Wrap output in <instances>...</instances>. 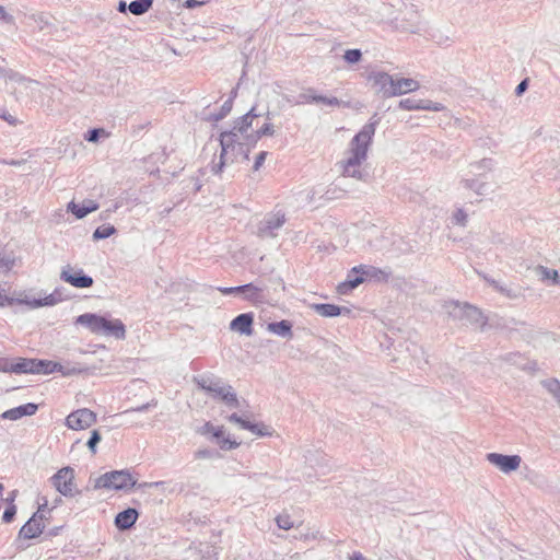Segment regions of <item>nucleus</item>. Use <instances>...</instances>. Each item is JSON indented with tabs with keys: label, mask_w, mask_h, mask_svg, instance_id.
I'll list each match as a JSON object with an SVG mask.
<instances>
[{
	"label": "nucleus",
	"mask_w": 560,
	"mask_h": 560,
	"mask_svg": "<svg viewBox=\"0 0 560 560\" xmlns=\"http://www.w3.org/2000/svg\"><path fill=\"white\" fill-rule=\"evenodd\" d=\"M15 514H16V506L13 503H11L5 508V510L2 514V521L4 523H10L14 520Z\"/></svg>",
	"instance_id": "49"
},
{
	"label": "nucleus",
	"mask_w": 560,
	"mask_h": 560,
	"mask_svg": "<svg viewBox=\"0 0 560 560\" xmlns=\"http://www.w3.org/2000/svg\"><path fill=\"white\" fill-rule=\"evenodd\" d=\"M284 213H268L257 224V236L260 238H273L277 236V231L284 224Z\"/></svg>",
	"instance_id": "7"
},
{
	"label": "nucleus",
	"mask_w": 560,
	"mask_h": 560,
	"mask_svg": "<svg viewBox=\"0 0 560 560\" xmlns=\"http://www.w3.org/2000/svg\"><path fill=\"white\" fill-rule=\"evenodd\" d=\"M50 481L56 490L65 497H74L80 493L74 486V470L67 466L59 469L51 478Z\"/></svg>",
	"instance_id": "6"
},
{
	"label": "nucleus",
	"mask_w": 560,
	"mask_h": 560,
	"mask_svg": "<svg viewBox=\"0 0 560 560\" xmlns=\"http://www.w3.org/2000/svg\"><path fill=\"white\" fill-rule=\"evenodd\" d=\"M60 279L79 289L91 288L94 283L93 278L84 273L82 269H74L70 266L62 269Z\"/></svg>",
	"instance_id": "11"
},
{
	"label": "nucleus",
	"mask_w": 560,
	"mask_h": 560,
	"mask_svg": "<svg viewBox=\"0 0 560 560\" xmlns=\"http://www.w3.org/2000/svg\"><path fill=\"white\" fill-rule=\"evenodd\" d=\"M58 301L59 299L56 296L55 293H52L45 296L44 299H34L32 302H28V304L33 307L52 306L57 304Z\"/></svg>",
	"instance_id": "38"
},
{
	"label": "nucleus",
	"mask_w": 560,
	"mask_h": 560,
	"mask_svg": "<svg viewBox=\"0 0 560 560\" xmlns=\"http://www.w3.org/2000/svg\"><path fill=\"white\" fill-rule=\"evenodd\" d=\"M211 438L222 450H235L240 445L236 441L231 440L229 435H225L223 427H218Z\"/></svg>",
	"instance_id": "26"
},
{
	"label": "nucleus",
	"mask_w": 560,
	"mask_h": 560,
	"mask_svg": "<svg viewBox=\"0 0 560 560\" xmlns=\"http://www.w3.org/2000/svg\"><path fill=\"white\" fill-rule=\"evenodd\" d=\"M268 331L282 338L291 339L293 337L292 323L288 319L271 322L267 325Z\"/></svg>",
	"instance_id": "24"
},
{
	"label": "nucleus",
	"mask_w": 560,
	"mask_h": 560,
	"mask_svg": "<svg viewBox=\"0 0 560 560\" xmlns=\"http://www.w3.org/2000/svg\"><path fill=\"white\" fill-rule=\"evenodd\" d=\"M0 20H3L5 22H11L13 20V16L7 13L5 9L0 5Z\"/></svg>",
	"instance_id": "60"
},
{
	"label": "nucleus",
	"mask_w": 560,
	"mask_h": 560,
	"mask_svg": "<svg viewBox=\"0 0 560 560\" xmlns=\"http://www.w3.org/2000/svg\"><path fill=\"white\" fill-rule=\"evenodd\" d=\"M445 109V106L439 102H432L429 100H420L419 110H431V112H442Z\"/></svg>",
	"instance_id": "41"
},
{
	"label": "nucleus",
	"mask_w": 560,
	"mask_h": 560,
	"mask_svg": "<svg viewBox=\"0 0 560 560\" xmlns=\"http://www.w3.org/2000/svg\"><path fill=\"white\" fill-rule=\"evenodd\" d=\"M311 308L323 317L349 316L351 314L350 308L330 303H314Z\"/></svg>",
	"instance_id": "17"
},
{
	"label": "nucleus",
	"mask_w": 560,
	"mask_h": 560,
	"mask_svg": "<svg viewBox=\"0 0 560 560\" xmlns=\"http://www.w3.org/2000/svg\"><path fill=\"white\" fill-rule=\"evenodd\" d=\"M254 314L252 312L242 313L234 317L230 323L232 331L240 332L241 335H253Z\"/></svg>",
	"instance_id": "15"
},
{
	"label": "nucleus",
	"mask_w": 560,
	"mask_h": 560,
	"mask_svg": "<svg viewBox=\"0 0 560 560\" xmlns=\"http://www.w3.org/2000/svg\"><path fill=\"white\" fill-rule=\"evenodd\" d=\"M350 560H366L360 552H353Z\"/></svg>",
	"instance_id": "64"
},
{
	"label": "nucleus",
	"mask_w": 560,
	"mask_h": 560,
	"mask_svg": "<svg viewBox=\"0 0 560 560\" xmlns=\"http://www.w3.org/2000/svg\"><path fill=\"white\" fill-rule=\"evenodd\" d=\"M228 420H229L230 422H233V423L238 424L241 429H243V423H247V420H246V419L242 418L240 415H237V413H235V412H234V413H232V415H230V416L228 417Z\"/></svg>",
	"instance_id": "54"
},
{
	"label": "nucleus",
	"mask_w": 560,
	"mask_h": 560,
	"mask_svg": "<svg viewBox=\"0 0 560 560\" xmlns=\"http://www.w3.org/2000/svg\"><path fill=\"white\" fill-rule=\"evenodd\" d=\"M195 382L199 388L211 395L212 398L221 400L226 389H231V385L225 384L221 378L215 376L196 377Z\"/></svg>",
	"instance_id": "8"
},
{
	"label": "nucleus",
	"mask_w": 560,
	"mask_h": 560,
	"mask_svg": "<svg viewBox=\"0 0 560 560\" xmlns=\"http://www.w3.org/2000/svg\"><path fill=\"white\" fill-rule=\"evenodd\" d=\"M544 387L553 396L558 404H560V382L556 378L542 382Z\"/></svg>",
	"instance_id": "36"
},
{
	"label": "nucleus",
	"mask_w": 560,
	"mask_h": 560,
	"mask_svg": "<svg viewBox=\"0 0 560 560\" xmlns=\"http://www.w3.org/2000/svg\"><path fill=\"white\" fill-rule=\"evenodd\" d=\"M128 9V4L126 3V1L124 0H120L118 2V7H117V10L121 13L126 12V10Z\"/></svg>",
	"instance_id": "63"
},
{
	"label": "nucleus",
	"mask_w": 560,
	"mask_h": 560,
	"mask_svg": "<svg viewBox=\"0 0 560 560\" xmlns=\"http://www.w3.org/2000/svg\"><path fill=\"white\" fill-rule=\"evenodd\" d=\"M137 481L127 469L112 470L100 476L94 483L95 489L129 490Z\"/></svg>",
	"instance_id": "4"
},
{
	"label": "nucleus",
	"mask_w": 560,
	"mask_h": 560,
	"mask_svg": "<svg viewBox=\"0 0 560 560\" xmlns=\"http://www.w3.org/2000/svg\"><path fill=\"white\" fill-rule=\"evenodd\" d=\"M446 307L448 310L447 312H448L450 316H452L456 319L465 320L466 324H471V325H480V326L486 325V318L483 317L480 310L470 304H467V303L460 304L458 302H451L450 304L446 305Z\"/></svg>",
	"instance_id": "5"
},
{
	"label": "nucleus",
	"mask_w": 560,
	"mask_h": 560,
	"mask_svg": "<svg viewBox=\"0 0 560 560\" xmlns=\"http://www.w3.org/2000/svg\"><path fill=\"white\" fill-rule=\"evenodd\" d=\"M369 81L376 89L377 94L384 98L392 97L394 77L384 71H374L369 74Z\"/></svg>",
	"instance_id": "12"
},
{
	"label": "nucleus",
	"mask_w": 560,
	"mask_h": 560,
	"mask_svg": "<svg viewBox=\"0 0 560 560\" xmlns=\"http://www.w3.org/2000/svg\"><path fill=\"white\" fill-rule=\"evenodd\" d=\"M42 500H43V502H42V503H39V505H38V509H37V510H38V511H40V510H42L43 512H47V513L49 514V513L51 512V510H52V509H48V508H47V506H48V500H47V498H45V497H44Z\"/></svg>",
	"instance_id": "61"
},
{
	"label": "nucleus",
	"mask_w": 560,
	"mask_h": 560,
	"mask_svg": "<svg viewBox=\"0 0 560 560\" xmlns=\"http://www.w3.org/2000/svg\"><path fill=\"white\" fill-rule=\"evenodd\" d=\"M221 401L224 402L230 408L241 407L237 395L232 386L231 389H226L224 396L221 398Z\"/></svg>",
	"instance_id": "37"
},
{
	"label": "nucleus",
	"mask_w": 560,
	"mask_h": 560,
	"mask_svg": "<svg viewBox=\"0 0 560 560\" xmlns=\"http://www.w3.org/2000/svg\"><path fill=\"white\" fill-rule=\"evenodd\" d=\"M492 287L494 290H497L498 292L502 293L503 295H505L506 298L509 299H516L517 298V293L505 287V285H502L500 282L498 281H492Z\"/></svg>",
	"instance_id": "45"
},
{
	"label": "nucleus",
	"mask_w": 560,
	"mask_h": 560,
	"mask_svg": "<svg viewBox=\"0 0 560 560\" xmlns=\"http://www.w3.org/2000/svg\"><path fill=\"white\" fill-rule=\"evenodd\" d=\"M75 324L84 326L96 335L113 336L116 339L126 338V327L120 319H108L95 313H84L75 318Z\"/></svg>",
	"instance_id": "3"
},
{
	"label": "nucleus",
	"mask_w": 560,
	"mask_h": 560,
	"mask_svg": "<svg viewBox=\"0 0 560 560\" xmlns=\"http://www.w3.org/2000/svg\"><path fill=\"white\" fill-rule=\"evenodd\" d=\"M256 117H259V114H256L255 107H252L245 115L234 121L231 130L220 133L221 154L219 163L212 166L213 174L221 173L226 163L234 162V158H229L230 153L234 156L243 154L244 159H248L250 142L246 141V136L249 135L248 130Z\"/></svg>",
	"instance_id": "1"
},
{
	"label": "nucleus",
	"mask_w": 560,
	"mask_h": 560,
	"mask_svg": "<svg viewBox=\"0 0 560 560\" xmlns=\"http://www.w3.org/2000/svg\"><path fill=\"white\" fill-rule=\"evenodd\" d=\"M212 455H213V452L211 450H208V448L198 450L195 453V457L196 458H211Z\"/></svg>",
	"instance_id": "57"
},
{
	"label": "nucleus",
	"mask_w": 560,
	"mask_h": 560,
	"mask_svg": "<svg viewBox=\"0 0 560 560\" xmlns=\"http://www.w3.org/2000/svg\"><path fill=\"white\" fill-rule=\"evenodd\" d=\"M218 427H214L211 422H206L200 429H199V433L203 434V435H207V434H213L214 430L217 429Z\"/></svg>",
	"instance_id": "55"
},
{
	"label": "nucleus",
	"mask_w": 560,
	"mask_h": 560,
	"mask_svg": "<svg viewBox=\"0 0 560 560\" xmlns=\"http://www.w3.org/2000/svg\"><path fill=\"white\" fill-rule=\"evenodd\" d=\"M101 440H102V436H101V433L98 432V430H93L91 432L90 439L86 442V446L89 447V450L91 451L92 454L96 453V446L101 442Z\"/></svg>",
	"instance_id": "43"
},
{
	"label": "nucleus",
	"mask_w": 560,
	"mask_h": 560,
	"mask_svg": "<svg viewBox=\"0 0 560 560\" xmlns=\"http://www.w3.org/2000/svg\"><path fill=\"white\" fill-rule=\"evenodd\" d=\"M420 100L404 98L398 103V107L405 110H419Z\"/></svg>",
	"instance_id": "42"
},
{
	"label": "nucleus",
	"mask_w": 560,
	"mask_h": 560,
	"mask_svg": "<svg viewBox=\"0 0 560 560\" xmlns=\"http://www.w3.org/2000/svg\"><path fill=\"white\" fill-rule=\"evenodd\" d=\"M36 359L20 358L13 364L14 374H35Z\"/></svg>",
	"instance_id": "27"
},
{
	"label": "nucleus",
	"mask_w": 560,
	"mask_h": 560,
	"mask_svg": "<svg viewBox=\"0 0 560 560\" xmlns=\"http://www.w3.org/2000/svg\"><path fill=\"white\" fill-rule=\"evenodd\" d=\"M343 58L348 63L353 65L361 60L362 52L360 49H348L346 50Z\"/></svg>",
	"instance_id": "46"
},
{
	"label": "nucleus",
	"mask_w": 560,
	"mask_h": 560,
	"mask_svg": "<svg viewBox=\"0 0 560 560\" xmlns=\"http://www.w3.org/2000/svg\"><path fill=\"white\" fill-rule=\"evenodd\" d=\"M527 88H528V80H527V79H524V80H522V81L517 84V86H516V89H515V94H516L517 96L522 95V94L527 90Z\"/></svg>",
	"instance_id": "56"
},
{
	"label": "nucleus",
	"mask_w": 560,
	"mask_h": 560,
	"mask_svg": "<svg viewBox=\"0 0 560 560\" xmlns=\"http://www.w3.org/2000/svg\"><path fill=\"white\" fill-rule=\"evenodd\" d=\"M317 94L316 91L312 88L307 89L305 92L301 93L295 101V104H310L316 103Z\"/></svg>",
	"instance_id": "39"
},
{
	"label": "nucleus",
	"mask_w": 560,
	"mask_h": 560,
	"mask_svg": "<svg viewBox=\"0 0 560 560\" xmlns=\"http://www.w3.org/2000/svg\"><path fill=\"white\" fill-rule=\"evenodd\" d=\"M363 283V278L359 266L353 267L347 275V279L339 283L337 291L340 294H348L350 291Z\"/></svg>",
	"instance_id": "18"
},
{
	"label": "nucleus",
	"mask_w": 560,
	"mask_h": 560,
	"mask_svg": "<svg viewBox=\"0 0 560 560\" xmlns=\"http://www.w3.org/2000/svg\"><path fill=\"white\" fill-rule=\"evenodd\" d=\"M266 156H267L266 151H261L258 153V155L255 159L254 166H253L254 171H258L260 168V166L264 164V162L266 160Z\"/></svg>",
	"instance_id": "53"
},
{
	"label": "nucleus",
	"mask_w": 560,
	"mask_h": 560,
	"mask_svg": "<svg viewBox=\"0 0 560 560\" xmlns=\"http://www.w3.org/2000/svg\"><path fill=\"white\" fill-rule=\"evenodd\" d=\"M219 292H221L224 295H231V294H241L243 291L242 285L237 287H219L217 288Z\"/></svg>",
	"instance_id": "50"
},
{
	"label": "nucleus",
	"mask_w": 560,
	"mask_h": 560,
	"mask_svg": "<svg viewBox=\"0 0 560 560\" xmlns=\"http://www.w3.org/2000/svg\"><path fill=\"white\" fill-rule=\"evenodd\" d=\"M95 422L96 415L88 408L78 409L66 418V425L71 430H83Z\"/></svg>",
	"instance_id": "9"
},
{
	"label": "nucleus",
	"mask_w": 560,
	"mask_h": 560,
	"mask_svg": "<svg viewBox=\"0 0 560 560\" xmlns=\"http://www.w3.org/2000/svg\"><path fill=\"white\" fill-rule=\"evenodd\" d=\"M392 97L417 91L420 88L418 81L409 78L394 79Z\"/></svg>",
	"instance_id": "23"
},
{
	"label": "nucleus",
	"mask_w": 560,
	"mask_h": 560,
	"mask_svg": "<svg viewBox=\"0 0 560 560\" xmlns=\"http://www.w3.org/2000/svg\"><path fill=\"white\" fill-rule=\"evenodd\" d=\"M454 222L458 225H465L467 220V214L464 210L458 209L453 215Z\"/></svg>",
	"instance_id": "51"
},
{
	"label": "nucleus",
	"mask_w": 560,
	"mask_h": 560,
	"mask_svg": "<svg viewBox=\"0 0 560 560\" xmlns=\"http://www.w3.org/2000/svg\"><path fill=\"white\" fill-rule=\"evenodd\" d=\"M108 133L104 128H92L84 135V140L88 142H97L101 137L107 136Z\"/></svg>",
	"instance_id": "40"
},
{
	"label": "nucleus",
	"mask_w": 560,
	"mask_h": 560,
	"mask_svg": "<svg viewBox=\"0 0 560 560\" xmlns=\"http://www.w3.org/2000/svg\"><path fill=\"white\" fill-rule=\"evenodd\" d=\"M502 360L512 365H515L523 371L535 372L537 370V364L535 361H530L518 352L506 353L502 357Z\"/></svg>",
	"instance_id": "20"
},
{
	"label": "nucleus",
	"mask_w": 560,
	"mask_h": 560,
	"mask_svg": "<svg viewBox=\"0 0 560 560\" xmlns=\"http://www.w3.org/2000/svg\"><path fill=\"white\" fill-rule=\"evenodd\" d=\"M233 106V98L229 97L221 106L220 110L218 113L210 114L208 117L209 121L218 122L222 120L224 117H226L230 112L232 110Z\"/></svg>",
	"instance_id": "34"
},
{
	"label": "nucleus",
	"mask_w": 560,
	"mask_h": 560,
	"mask_svg": "<svg viewBox=\"0 0 560 560\" xmlns=\"http://www.w3.org/2000/svg\"><path fill=\"white\" fill-rule=\"evenodd\" d=\"M9 79H10V80H13V81H16V82L26 81V79H25V78H23L21 74L16 73V72H12V73L9 75Z\"/></svg>",
	"instance_id": "62"
},
{
	"label": "nucleus",
	"mask_w": 560,
	"mask_h": 560,
	"mask_svg": "<svg viewBox=\"0 0 560 560\" xmlns=\"http://www.w3.org/2000/svg\"><path fill=\"white\" fill-rule=\"evenodd\" d=\"M138 516H139V513L136 509L128 508V509L119 512L115 516V526L119 530H127L135 525V523L138 520Z\"/></svg>",
	"instance_id": "21"
},
{
	"label": "nucleus",
	"mask_w": 560,
	"mask_h": 560,
	"mask_svg": "<svg viewBox=\"0 0 560 560\" xmlns=\"http://www.w3.org/2000/svg\"><path fill=\"white\" fill-rule=\"evenodd\" d=\"M276 523L278 525L279 528L281 529H291L294 524L293 522L291 521V517L289 514H280L276 517Z\"/></svg>",
	"instance_id": "44"
},
{
	"label": "nucleus",
	"mask_w": 560,
	"mask_h": 560,
	"mask_svg": "<svg viewBox=\"0 0 560 560\" xmlns=\"http://www.w3.org/2000/svg\"><path fill=\"white\" fill-rule=\"evenodd\" d=\"M39 514L40 513H34L32 517L21 527L19 537L24 539H34L43 534L45 529V523L37 518L39 517Z\"/></svg>",
	"instance_id": "14"
},
{
	"label": "nucleus",
	"mask_w": 560,
	"mask_h": 560,
	"mask_svg": "<svg viewBox=\"0 0 560 560\" xmlns=\"http://www.w3.org/2000/svg\"><path fill=\"white\" fill-rule=\"evenodd\" d=\"M487 460L504 474H510L518 469L522 458L520 455H504L500 453H488Z\"/></svg>",
	"instance_id": "10"
},
{
	"label": "nucleus",
	"mask_w": 560,
	"mask_h": 560,
	"mask_svg": "<svg viewBox=\"0 0 560 560\" xmlns=\"http://www.w3.org/2000/svg\"><path fill=\"white\" fill-rule=\"evenodd\" d=\"M203 3H205L203 1H198V0H186L184 2V7L186 9H195V8L203 5Z\"/></svg>",
	"instance_id": "59"
},
{
	"label": "nucleus",
	"mask_w": 560,
	"mask_h": 560,
	"mask_svg": "<svg viewBox=\"0 0 560 560\" xmlns=\"http://www.w3.org/2000/svg\"><path fill=\"white\" fill-rule=\"evenodd\" d=\"M151 406H156V401L152 400L151 402L143 404L141 406H138L136 408H132L130 411L135 412H144L147 411Z\"/></svg>",
	"instance_id": "58"
},
{
	"label": "nucleus",
	"mask_w": 560,
	"mask_h": 560,
	"mask_svg": "<svg viewBox=\"0 0 560 560\" xmlns=\"http://www.w3.org/2000/svg\"><path fill=\"white\" fill-rule=\"evenodd\" d=\"M481 176H474L465 178L462 184L466 189L475 191L479 196H485L489 192L490 186L487 182L480 179Z\"/></svg>",
	"instance_id": "25"
},
{
	"label": "nucleus",
	"mask_w": 560,
	"mask_h": 560,
	"mask_svg": "<svg viewBox=\"0 0 560 560\" xmlns=\"http://www.w3.org/2000/svg\"><path fill=\"white\" fill-rule=\"evenodd\" d=\"M493 165L494 164L491 159H482L469 165V173L474 176H482L485 173L490 172Z\"/></svg>",
	"instance_id": "30"
},
{
	"label": "nucleus",
	"mask_w": 560,
	"mask_h": 560,
	"mask_svg": "<svg viewBox=\"0 0 560 560\" xmlns=\"http://www.w3.org/2000/svg\"><path fill=\"white\" fill-rule=\"evenodd\" d=\"M376 122L365 124L349 143V158L340 162L342 175L362 179L363 174L359 166L366 160L368 151L372 144L376 130Z\"/></svg>",
	"instance_id": "2"
},
{
	"label": "nucleus",
	"mask_w": 560,
	"mask_h": 560,
	"mask_svg": "<svg viewBox=\"0 0 560 560\" xmlns=\"http://www.w3.org/2000/svg\"><path fill=\"white\" fill-rule=\"evenodd\" d=\"M273 125L271 122H265L259 129L246 136V141L250 142V147H254L261 137L273 136Z\"/></svg>",
	"instance_id": "28"
},
{
	"label": "nucleus",
	"mask_w": 560,
	"mask_h": 560,
	"mask_svg": "<svg viewBox=\"0 0 560 560\" xmlns=\"http://www.w3.org/2000/svg\"><path fill=\"white\" fill-rule=\"evenodd\" d=\"M153 0H133L128 4V10L133 15H142L152 7Z\"/></svg>",
	"instance_id": "33"
},
{
	"label": "nucleus",
	"mask_w": 560,
	"mask_h": 560,
	"mask_svg": "<svg viewBox=\"0 0 560 560\" xmlns=\"http://www.w3.org/2000/svg\"><path fill=\"white\" fill-rule=\"evenodd\" d=\"M243 430H248L257 436L271 435L270 428L262 422H252L247 420V423H243Z\"/></svg>",
	"instance_id": "32"
},
{
	"label": "nucleus",
	"mask_w": 560,
	"mask_h": 560,
	"mask_svg": "<svg viewBox=\"0 0 560 560\" xmlns=\"http://www.w3.org/2000/svg\"><path fill=\"white\" fill-rule=\"evenodd\" d=\"M359 269L361 270L363 282H365V281H376V282L387 281L390 276L389 270L381 269V268H377V267H374L371 265H359Z\"/></svg>",
	"instance_id": "19"
},
{
	"label": "nucleus",
	"mask_w": 560,
	"mask_h": 560,
	"mask_svg": "<svg viewBox=\"0 0 560 560\" xmlns=\"http://www.w3.org/2000/svg\"><path fill=\"white\" fill-rule=\"evenodd\" d=\"M539 269L544 279H552L555 283H559L560 276L557 270L546 267H539Z\"/></svg>",
	"instance_id": "48"
},
{
	"label": "nucleus",
	"mask_w": 560,
	"mask_h": 560,
	"mask_svg": "<svg viewBox=\"0 0 560 560\" xmlns=\"http://www.w3.org/2000/svg\"><path fill=\"white\" fill-rule=\"evenodd\" d=\"M316 103H322L327 106H340L341 101L338 100L336 96H324L317 94Z\"/></svg>",
	"instance_id": "47"
},
{
	"label": "nucleus",
	"mask_w": 560,
	"mask_h": 560,
	"mask_svg": "<svg viewBox=\"0 0 560 560\" xmlns=\"http://www.w3.org/2000/svg\"><path fill=\"white\" fill-rule=\"evenodd\" d=\"M242 288L243 291L241 294L243 295V300L253 304H262L266 302V287L262 285L260 281L242 284Z\"/></svg>",
	"instance_id": "13"
},
{
	"label": "nucleus",
	"mask_w": 560,
	"mask_h": 560,
	"mask_svg": "<svg viewBox=\"0 0 560 560\" xmlns=\"http://www.w3.org/2000/svg\"><path fill=\"white\" fill-rule=\"evenodd\" d=\"M97 209L98 203L91 199H86L81 203H75L74 201L68 203V211L74 214L77 219H83Z\"/></svg>",
	"instance_id": "22"
},
{
	"label": "nucleus",
	"mask_w": 560,
	"mask_h": 560,
	"mask_svg": "<svg viewBox=\"0 0 560 560\" xmlns=\"http://www.w3.org/2000/svg\"><path fill=\"white\" fill-rule=\"evenodd\" d=\"M409 13L410 18L406 21H402L400 27L406 32L419 33L421 31V23L418 13L413 10H410Z\"/></svg>",
	"instance_id": "31"
},
{
	"label": "nucleus",
	"mask_w": 560,
	"mask_h": 560,
	"mask_svg": "<svg viewBox=\"0 0 560 560\" xmlns=\"http://www.w3.org/2000/svg\"><path fill=\"white\" fill-rule=\"evenodd\" d=\"M38 405L34 402H27L18 407L5 410L0 415L1 419L16 421L23 417H30L37 412Z\"/></svg>",
	"instance_id": "16"
},
{
	"label": "nucleus",
	"mask_w": 560,
	"mask_h": 560,
	"mask_svg": "<svg viewBox=\"0 0 560 560\" xmlns=\"http://www.w3.org/2000/svg\"><path fill=\"white\" fill-rule=\"evenodd\" d=\"M116 233V228L114 225H101L93 232V240L100 241L110 237Z\"/></svg>",
	"instance_id": "35"
},
{
	"label": "nucleus",
	"mask_w": 560,
	"mask_h": 560,
	"mask_svg": "<svg viewBox=\"0 0 560 560\" xmlns=\"http://www.w3.org/2000/svg\"><path fill=\"white\" fill-rule=\"evenodd\" d=\"M13 361H10L9 359H2L0 360V372L4 373H13Z\"/></svg>",
	"instance_id": "52"
},
{
	"label": "nucleus",
	"mask_w": 560,
	"mask_h": 560,
	"mask_svg": "<svg viewBox=\"0 0 560 560\" xmlns=\"http://www.w3.org/2000/svg\"><path fill=\"white\" fill-rule=\"evenodd\" d=\"M61 370V364L49 360L36 359L35 374H51Z\"/></svg>",
	"instance_id": "29"
}]
</instances>
